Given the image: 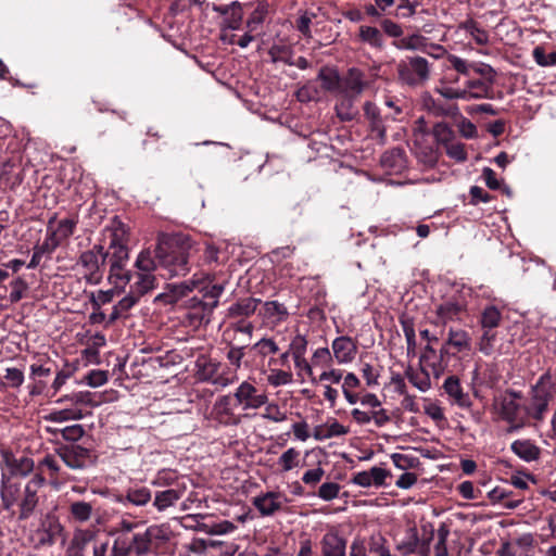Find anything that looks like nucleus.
I'll return each mask as SVG.
<instances>
[{
    "instance_id": "obj_1",
    "label": "nucleus",
    "mask_w": 556,
    "mask_h": 556,
    "mask_svg": "<svg viewBox=\"0 0 556 556\" xmlns=\"http://www.w3.org/2000/svg\"><path fill=\"white\" fill-rule=\"evenodd\" d=\"M195 251V244L188 236L168 239L162 235L157 239L155 256L159 266L165 269L170 277L184 276L190 269L189 260Z\"/></svg>"
},
{
    "instance_id": "obj_2",
    "label": "nucleus",
    "mask_w": 556,
    "mask_h": 556,
    "mask_svg": "<svg viewBox=\"0 0 556 556\" xmlns=\"http://www.w3.org/2000/svg\"><path fill=\"white\" fill-rule=\"evenodd\" d=\"M104 239L109 240L108 257H110L109 279L116 287H124L130 281V271L125 268L129 254L127 242V229L121 222L113 223L105 228Z\"/></svg>"
},
{
    "instance_id": "obj_3",
    "label": "nucleus",
    "mask_w": 556,
    "mask_h": 556,
    "mask_svg": "<svg viewBox=\"0 0 556 556\" xmlns=\"http://www.w3.org/2000/svg\"><path fill=\"white\" fill-rule=\"evenodd\" d=\"M399 80L408 87L425 86L431 78L432 65L419 55H410L401 60L396 66Z\"/></svg>"
},
{
    "instance_id": "obj_4",
    "label": "nucleus",
    "mask_w": 556,
    "mask_h": 556,
    "mask_svg": "<svg viewBox=\"0 0 556 556\" xmlns=\"http://www.w3.org/2000/svg\"><path fill=\"white\" fill-rule=\"evenodd\" d=\"M501 417L514 428L522 427L528 420L526 403L519 392L508 391L497 402Z\"/></svg>"
},
{
    "instance_id": "obj_5",
    "label": "nucleus",
    "mask_w": 556,
    "mask_h": 556,
    "mask_svg": "<svg viewBox=\"0 0 556 556\" xmlns=\"http://www.w3.org/2000/svg\"><path fill=\"white\" fill-rule=\"evenodd\" d=\"M108 253L100 244L80 254L78 265L84 268V275L91 285H98L103 277V267Z\"/></svg>"
},
{
    "instance_id": "obj_6",
    "label": "nucleus",
    "mask_w": 556,
    "mask_h": 556,
    "mask_svg": "<svg viewBox=\"0 0 556 556\" xmlns=\"http://www.w3.org/2000/svg\"><path fill=\"white\" fill-rule=\"evenodd\" d=\"M233 397L237 405L241 406L243 410L257 409L268 402L267 394L260 391L249 381H243L239 384L233 393Z\"/></svg>"
},
{
    "instance_id": "obj_7",
    "label": "nucleus",
    "mask_w": 556,
    "mask_h": 556,
    "mask_svg": "<svg viewBox=\"0 0 556 556\" xmlns=\"http://www.w3.org/2000/svg\"><path fill=\"white\" fill-rule=\"evenodd\" d=\"M288 496L282 492L268 491L253 497L252 504L261 516L269 517L286 508Z\"/></svg>"
},
{
    "instance_id": "obj_8",
    "label": "nucleus",
    "mask_w": 556,
    "mask_h": 556,
    "mask_svg": "<svg viewBox=\"0 0 556 556\" xmlns=\"http://www.w3.org/2000/svg\"><path fill=\"white\" fill-rule=\"evenodd\" d=\"M43 482L42 477L35 476L25 484L20 502V520H26L34 514L39 502L38 491Z\"/></svg>"
},
{
    "instance_id": "obj_9",
    "label": "nucleus",
    "mask_w": 556,
    "mask_h": 556,
    "mask_svg": "<svg viewBox=\"0 0 556 556\" xmlns=\"http://www.w3.org/2000/svg\"><path fill=\"white\" fill-rule=\"evenodd\" d=\"M75 227L76 222L74 219L64 218L56 222L55 217L50 218L45 240L47 250L53 251L63 240L73 235Z\"/></svg>"
},
{
    "instance_id": "obj_10",
    "label": "nucleus",
    "mask_w": 556,
    "mask_h": 556,
    "mask_svg": "<svg viewBox=\"0 0 556 556\" xmlns=\"http://www.w3.org/2000/svg\"><path fill=\"white\" fill-rule=\"evenodd\" d=\"M450 362V350L446 345H442L440 351L437 352L430 344L425 346L420 356V363L432 370L433 376L438 379L447 369Z\"/></svg>"
},
{
    "instance_id": "obj_11",
    "label": "nucleus",
    "mask_w": 556,
    "mask_h": 556,
    "mask_svg": "<svg viewBox=\"0 0 556 556\" xmlns=\"http://www.w3.org/2000/svg\"><path fill=\"white\" fill-rule=\"evenodd\" d=\"M1 469L8 470V477H25L34 469V460L27 456L16 457L11 451H1Z\"/></svg>"
},
{
    "instance_id": "obj_12",
    "label": "nucleus",
    "mask_w": 556,
    "mask_h": 556,
    "mask_svg": "<svg viewBox=\"0 0 556 556\" xmlns=\"http://www.w3.org/2000/svg\"><path fill=\"white\" fill-rule=\"evenodd\" d=\"M211 418L223 426H237L240 418L231 408L230 395H222L216 399L211 410Z\"/></svg>"
},
{
    "instance_id": "obj_13",
    "label": "nucleus",
    "mask_w": 556,
    "mask_h": 556,
    "mask_svg": "<svg viewBox=\"0 0 556 556\" xmlns=\"http://www.w3.org/2000/svg\"><path fill=\"white\" fill-rule=\"evenodd\" d=\"M58 455L71 469H83L89 458V450L80 445L62 446Z\"/></svg>"
},
{
    "instance_id": "obj_14",
    "label": "nucleus",
    "mask_w": 556,
    "mask_h": 556,
    "mask_svg": "<svg viewBox=\"0 0 556 556\" xmlns=\"http://www.w3.org/2000/svg\"><path fill=\"white\" fill-rule=\"evenodd\" d=\"M331 349L338 364L352 363L357 354V343L346 336L336 338Z\"/></svg>"
},
{
    "instance_id": "obj_15",
    "label": "nucleus",
    "mask_w": 556,
    "mask_h": 556,
    "mask_svg": "<svg viewBox=\"0 0 556 556\" xmlns=\"http://www.w3.org/2000/svg\"><path fill=\"white\" fill-rule=\"evenodd\" d=\"M390 472L381 467H372L368 471H359L354 475L352 482L363 488L382 486Z\"/></svg>"
},
{
    "instance_id": "obj_16",
    "label": "nucleus",
    "mask_w": 556,
    "mask_h": 556,
    "mask_svg": "<svg viewBox=\"0 0 556 556\" xmlns=\"http://www.w3.org/2000/svg\"><path fill=\"white\" fill-rule=\"evenodd\" d=\"M465 309L466 304L464 302L450 299L437 306L435 314L440 321L446 325L450 321L459 320Z\"/></svg>"
},
{
    "instance_id": "obj_17",
    "label": "nucleus",
    "mask_w": 556,
    "mask_h": 556,
    "mask_svg": "<svg viewBox=\"0 0 556 556\" xmlns=\"http://www.w3.org/2000/svg\"><path fill=\"white\" fill-rule=\"evenodd\" d=\"M443 388L452 403L463 408H468L471 406L469 394L463 391L459 379L457 377H447L444 381Z\"/></svg>"
},
{
    "instance_id": "obj_18",
    "label": "nucleus",
    "mask_w": 556,
    "mask_h": 556,
    "mask_svg": "<svg viewBox=\"0 0 556 556\" xmlns=\"http://www.w3.org/2000/svg\"><path fill=\"white\" fill-rule=\"evenodd\" d=\"M366 86L364 74L357 68H351L343 80L342 93L348 97L357 98Z\"/></svg>"
},
{
    "instance_id": "obj_19",
    "label": "nucleus",
    "mask_w": 556,
    "mask_h": 556,
    "mask_svg": "<svg viewBox=\"0 0 556 556\" xmlns=\"http://www.w3.org/2000/svg\"><path fill=\"white\" fill-rule=\"evenodd\" d=\"M346 541L338 532H327L321 539V556H345Z\"/></svg>"
},
{
    "instance_id": "obj_20",
    "label": "nucleus",
    "mask_w": 556,
    "mask_h": 556,
    "mask_svg": "<svg viewBox=\"0 0 556 556\" xmlns=\"http://www.w3.org/2000/svg\"><path fill=\"white\" fill-rule=\"evenodd\" d=\"M260 315L268 325L275 327L287 319L288 311L278 301H268L263 304Z\"/></svg>"
},
{
    "instance_id": "obj_21",
    "label": "nucleus",
    "mask_w": 556,
    "mask_h": 556,
    "mask_svg": "<svg viewBox=\"0 0 556 556\" xmlns=\"http://www.w3.org/2000/svg\"><path fill=\"white\" fill-rule=\"evenodd\" d=\"M463 91H465L466 101H470L478 99H491L493 89L491 84L484 80L470 79L465 83Z\"/></svg>"
},
{
    "instance_id": "obj_22",
    "label": "nucleus",
    "mask_w": 556,
    "mask_h": 556,
    "mask_svg": "<svg viewBox=\"0 0 556 556\" xmlns=\"http://www.w3.org/2000/svg\"><path fill=\"white\" fill-rule=\"evenodd\" d=\"M549 399L546 396L543 391H539V388L533 386L532 388V397L531 402L527 405L528 410V418L532 417L536 420H540L543 418L544 413L547 409Z\"/></svg>"
},
{
    "instance_id": "obj_23",
    "label": "nucleus",
    "mask_w": 556,
    "mask_h": 556,
    "mask_svg": "<svg viewBox=\"0 0 556 556\" xmlns=\"http://www.w3.org/2000/svg\"><path fill=\"white\" fill-rule=\"evenodd\" d=\"M68 513L71 520L86 523L94 514L93 504L85 501H72L68 505Z\"/></svg>"
},
{
    "instance_id": "obj_24",
    "label": "nucleus",
    "mask_w": 556,
    "mask_h": 556,
    "mask_svg": "<svg viewBox=\"0 0 556 556\" xmlns=\"http://www.w3.org/2000/svg\"><path fill=\"white\" fill-rule=\"evenodd\" d=\"M364 114L369 121L371 130L377 134L379 139L383 140L386 138V126L378 106L372 102H365Z\"/></svg>"
},
{
    "instance_id": "obj_25",
    "label": "nucleus",
    "mask_w": 556,
    "mask_h": 556,
    "mask_svg": "<svg viewBox=\"0 0 556 556\" xmlns=\"http://www.w3.org/2000/svg\"><path fill=\"white\" fill-rule=\"evenodd\" d=\"M18 486L10 482V477L5 472H1L0 481V498L2 508L10 510L16 502Z\"/></svg>"
},
{
    "instance_id": "obj_26",
    "label": "nucleus",
    "mask_w": 556,
    "mask_h": 556,
    "mask_svg": "<svg viewBox=\"0 0 556 556\" xmlns=\"http://www.w3.org/2000/svg\"><path fill=\"white\" fill-rule=\"evenodd\" d=\"M159 532L157 527H149L143 533H136L132 538L131 552L136 555H144L150 551L151 541Z\"/></svg>"
},
{
    "instance_id": "obj_27",
    "label": "nucleus",
    "mask_w": 556,
    "mask_h": 556,
    "mask_svg": "<svg viewBox=\"0 0 556 556\" xmlns=\"http://www.w3.org/2000/svg\"><path fill=\"white\" fill-rule=\"evenodd\" d=\"M260 300L254 298H244L232 304L228 308V316L231 318L249 317L255 313Z\"/></svg>"
},
{
    "instance_id": "obj_28",
    "label": "nucleus",
    "mask_w": 556,
    "mask_h": 556,
    "mask_svg": "<svg viewBox=\"0 0 556 556\" xmlns=\"http://www.w3.org/2000/svg\"><path fill=\"white\" fill-rule=\"evenodd\" d=\"M450 350V348L456 349L457 352H464L470 350V337L467 331L463 329L448 330L447 340L443 343Z\"/></svg>"
},
{
    "instance_id": "obj_29",
    "label": "nucleus",
    "mask_w": 556,
    "mask_h": 556,
    "mask_svg": "<svg viewBox=\"0 0 556 556\" xmlns=\"http://www.w3.org/2000/svg\"><path fill=\"white\" fill-rule=\"evenodd\" d=\"M182 496V491L176 489H167L157 492L154 497L153 505L159 511H164L168 507L174 506Z\"/></svg>"
},
{
    "instance_id": "obj_30",
    "label": "nucleus",
    "mask_w": 556,
    "mask_h": 556,
    "mask_svg": "<svg viewBox=\"0 0 556 556\" xmlns=\"http://www.w3.org/2000/svg\"><path fill=\"white\" fill-rule=\"evenodd\" d=\"M511 451L521 459L532 462L539 458L540 450L528 440H517L511 444Z\"/></svg>"
},
{
    "instance_id": "obj_31",
    "label": "nucleus",
    "mask_w": 556,
    "mask_h": 556,
    "mask_svg": "<svg viewBox=\"0 0 556 556\" xmlns=\"http://www.w3.org/2000/svg\"><path fill=\"white\" fill-rule=\"evenodd\" d=\"M84 417L81 409L77 407H68L63 409H53L45 416L47 421L65 422L70 420H80Z\"/></svg>"
},
{
    "instance_id": "obj_32",
    "label": "nucleus",
    "mask_w": 556,
    "mask_h": 556,
    "mask_svg": "<svg viewBox=\"0 0 556 556\" xmlns=\"http://www.w3.org/2000/svg\"><path fill=\"white\" fill-rule=\"evenodd\" d=\"M408 381L421 392H427L431 388L429 372L421 367L419 370L408 368L405 371Z\"/></svg>"
},
{
    "instance_id": "obj_33",
    "label": "nucleus",
    "mask_w": 556,
    "mask_h": 556,
    "mask_svg": "<svg viewBox=\"0 0 556 556\" xmlns=\"http://www.w3.org/2000/svg\"><path fill=\"white\" fill-rule=\"evenodd\" d=\"M459 28L465 30L477 45L484 46L489 42V34L479 27L478 23L473 20H467L459 25Z\"/></svg>"
},
{
    "instance_id": "obj_34",
    "label": "nucleus",
    "mask_w": 556,
    "mask_h": 556,
    "mask_svg": "<svg viewBox=\"0 0 556 556\" xmlns=\"http://www.w3.org/2000/svg\"><path fill=\"white\" fill-rule=\"evenodd\" d=\"M155 287V276L149 273H138L137 280L131 286V291L139 298Z\"/></svg>"
},
{
    "instance_id": "obj_35",
    "label": "nucleus",
    "mask_w": 556,
    "mask_h": 556,
    "mask_svg": "<svg viewBox=\"0 0 556 556\" xmlns=\"http://www.w3.org/2000/svg\"><path fill=\"white\" fill-rule=\"evenodd\" d=\"M511 493L513 492L510 490H507V489L501 488V486H496L489 492L488 496L493 503H497V502H502V501L506 500V502L504 503V506L508 509H514L522 503V500L521 498L509 500Z\"/></svg>"
},
{
    "instance_id": "obj_36",
    "label": "nucleus",
    "mask_w": 556,
    "mask_h": 556,
    "mask_svg": "<svg viewBox=\"0 0 556 556\" xmlns=\"http://www.w3.org/2000/svg\"><path fill=\"white\" fill-rule=\"evenodd\" d=\"M501 320L502 314L494 305L486 306L481 313L480 324L483 329L492 330L500 325Z\"/></svg>"
},
{
    "instance_id": "obj_37",
    "label": "nucleus",
    "mask_w": 556,
    "mask_h": 556,
    "mask_svg": "<svg viewBox=\"0 0 556 556\" xmlns=\"http://www.w3.org/2000/svg\"><path fill=\"white\" fill-rule=\"evenodd\" d=\"M355 98L343 96L341 101L336 105V112L341 121H352L357 115V110L354 108L353 100Z\"/></svg>"
},
{
    "instance_id": "obj_38",
    "label": "nucleus",
    "mask_w": 556,
    "mask_h": 556,
    "mask_svg": "<svg viewBox=\"0 0 556 556\" xmlns=\"http://www.w3.org/2000/svg\"><path fill=\"white\" fill-rule=\"evenodd\" d=\"M278 465L283 472L296 468L300 465V451L294 447H289L278 458Z\"/></svg>"
},
{
    "instance_id": "obj_39",
    "label": "nucleus",
    "mask_w": 556,
    "mask_h": 556,
    "mask_svg": "<svg viewBox=\"0 0 556 556\" xmlns=\"http://www.w3.org/2000/svg\"><path fill=\"white\" fill-rule=\"evenodd\" d=\"M152 494L148 488L129 489L126 493L125 501L135 506H144L151 501Z\"/></svg>"
},
{
    "instance_id": "obj_40",
    "label": "nucleus",
    "mask_w": 556,
    "mask_h": 556,
    "mask_svg": "<svg viewBox=\"0 0 556 556\" xmlns=\"http://www.w3.org/2000/svg\"><path fill=\"white\" fill-rule=\"evenodd\" d=\"M361 39L374 48H382L383 37L380 30L372 26H361Z\"/></svg>"
},
{
    "instance_id": "obj_41",
    "label": "nucleus",
    "mask_w": 556,
    "mask_h": 556,
    "mask_svg": "<svg viewBox=\"0 0 556 556\" xmlns=\"http://www.w3.org/2000/svg\"><path fill=\"white\" fill-rule=\"evenodd\" d=\"M427 41L422 35L414 34L407 37H404L400 40L397 48L405 50H417L424 52L427 49Z\"/></svg>"
},
{
    "instance_id": "obj_42",
    "label": "nucleus",
    "mask_w": 556,
    "mask_h": 556,
    "mask_svg": "<svg viewBox=\"0 0 556 556\" xmlns=\"http://www.w3.org/2000/svg\"><path fill=\"white\" fill-rule=\"evenodd\" d=\"M157 265L159 262L156 263V261L152 257L150 250L141 251L135 262V266L139 270L138 273L153 274Z\"/></svg>"
},
{
    "instance_id": "obj_43",
    "label": "nucleus",
    "mask_w": 556,
    "mask_h": 556,
    "mask_svg": "<svg viewBox=\"0 0 556 556\" xmlns=\"http://www.w3.org/2000/svg\"><path fill=\"white\" fill-rule=\"evenodd\" d=\"M93 539V533L87 529H77L74 532L68 549L84 554L87 544Z\"/></svg>"
},
{
    "instance_id": "obj_44",
    "label": "nucleus",
    "mask_w": 556,
    "mask_h": 556,
    "mask_svg": "<svg viewBox=\"0 0 556 556\" xmlns=\"http://www.w3.org/2000/svg\"><path fill=\"white\" fill-rule=\"evenodd\" d=\"M197 365L199 367V377L203 381H208L212 383L216 375L218 374L219 363L213 362L211 359L198 361Z\"/></svg>"
},
{
    "instance_id": "obj_45",
    "label": "nucleus",
    "mask_w": 556,
    "mask_h": 556,
    "mask_svg": "<svg viewBox=\"0 0 556 556\" xmlns=\"http://www.w3.org/2000/svg\"><path fill=\"white\" fill-rule=\"evenodd\" d=\"M422 106L428 112L432 113L435 116H443V115H450L454 114L455 112H452V110L444 109L443 104L435 100L431 94L428 92H425L421 98Z\"/></svg>"
},
{
    "instance_id": "obj_46",
    "label": "nucleus",
    "mask_w": 556,
    "mask_h": 556,
    "mask_svg": "<svg viewBox=\"0 0 556 556\" xmlns=\"http://www.w3.org/2000/svg\"><path fill=\"white\" fill-rule=\"evenodd\" d=\"M535 387L539 388V391H543L549 401L553 400L556 396V375L545 372L540 377Z\"/></svg>"
},
{
    "instance_id": "obj_47",
    "label": "nucleus",
    "mask_w": 556,
    "mask_h": 556,
    "mask_svg": "<svg viewBox=\"0 0 556 556\" xmlns=\"http://www.w3.org/2000/svg\"><path fill=\"white\" fill-rule=\"evenodd\" d=\"M49 432L52 433H60L61 437L66 441H78L80 438H83L85 430L81 425H72L67 426L63 429H52L50 427L47 428Z\"/></svg>"
},
{
    "instance_id": "obj_48",
    "label": "nucleus",
    "mask_w": 556,
    "mask_h": 556,
    "mask_svg": "<svg viewBox=\"0 0 556 556\" xmlns=\"http://www.w3.org/2000/svg\"><path fill=\"white\" fill-rule=\"evenodd\" d=\"M10 288L9 300L11 303H17L25 296L29 287L25 279L17 277L10 282Z\"/></svg>"
},
{
    "instance_id": "obj_49",
    "label": "nucleus",
    "mask_w": 556,
    "mask_h": 556,
    "mask_svg": "<svg viewBox=\"0 0 556 556\" xmlns=\"http://www.w3.org/2000/svg\"><path fill=\"white\" fill-rule=\"evenodd\" d=\"M437 533H438V541L434 545V556H450L448 551H447V545H446L447 538L450 534V529L447 528V526L445 523H442L439 527Z\"/></svg>"
},
{
    "instance_id": "obj_50",
    "label": "nucleus",
    "mask_w": 556,
    "mask_h": 556,
    "mask_svg": "<svg viewBox=\"0 0 556 556\" xmlns=\"http://www.w3.org/2000/svg\"><path fill=\"white\" fill-rule=\"evenodd\" d=\"M318 79L321 81L324 89L332 91L339 87L338 74L329 68H321L318 73Z\"/></svg>"
},
{
    "instance_id": "obj_51",
    "label": "nucleus",
    "mask_w": 556,
    "mask_h": 556,
    "mask_svg": "<svg viewBox=\"0 0 556 556\" xmlns=\"http://www.w3.org/2000/svg\"><path fill=\"white\" fill-rule=\"evenodd\" d=\"M267 382L271 387L286 386L292 382V372L281 369H270L267 376Z\"/></svg>"
},
{
    "instance_id": "obj_52",
    "label": "nucleus",
    "mask_w": 556,
    "mask_h": 556,
    "mask_svg": "<svg viewBox=\"0 0 556 556\" xmlns=\"http://www.w3.org/2000/svg\"><path fill=\"white\" fill-rule=\"evenodd\" d=\"M391 459L394 466L402 470L415 468L419 464L418 458L409 454L394 453Z\"/></svg>"
},
{
    "instance_id": "obj_53",
    "label": "nucleus",
    "mask_w": 556,
    "mask_h": 556,
    "mask_svg": "<svg viewBox=\"0 0 556 556\" xmlns=\"http://www.w3.org/2000/svg\"><path fill=\"white\" fill-rule=\"evenodd\" d=\"M432 134L440 143L448 144L454 138V131L446 123H438L433 126Z\"/></svg>"
},
{
    "instance_id": "obj_54",
    "label": "nucleus",
    "mask_w": 556,
    "mask_h": 556,
    "mask_svg": "<svg viewBox=\"0 0 556 556\" xmlns=\"http://www.w3.org/2000/svg\"><path fill=\"white\" fill-rule=\"evenodd\" d=\"M197 286L198 283L194 280L169 285L170 291L173 292L170 301L175 302L180 298L187 295L194 288H197Z\"/></svg>"
},
{
    "instance_id": "obj_55",
    "label": "nucleus",
    "mask_w": 556,
    "mask_h": 556,
    "mask_svg": "<svg viewBox=\"0 0 556 556\" xmlns=\"http://www.w3.org/2000/svg\"><path fill=\"white\" fill-rule=\"evenodd\" d=\"M265 412L262 414V417L266 420H270L274 422H281L287 419V415L285 412L280 409L278 404L276 403H266Z\"/></svg>"
},
{
    "instance_id": "obj_56",
    "label": "nucleus",
    "mask_w": 556,
    "mask_h": 556,
    "mask_svg": "<svg viewBox=\"0 0 556 556\" xmlns=\"http://www.w3.org/2000/svg\"><path fill=\"white\" fill-rule=\"evenodd\" d=\"M341 486L337 482L323 483L317 492V495L324 501H332L338 497Z\"/></svg>"
},
{
    "instance_id": "obj_57",
    "label": "nucleus",
    "mask_w": 556,
    "mask_h": 556,
    "mask_svg": "<svg viewBox=\"0 0 556 556\" xmlns=\"http://www.w3.org/2000/svg\"><path fill=\"white\" fill-rule=\"evenodd\" d=\"M201 291H204V298L213 300V302L208 304L210 309L212 311L218 305V299L224 293L225 286L223 283H215L201 288Z\"/></svg>"
},
{
    "instance_id": "obj_58",
    "label": "nucleus",
    "mask_w": 556,
    "mask_h": 556,
    "mask_svg": "<svg viewBox=\"0 0 556 556\" xmlns=\"http://www.w3.org/2000/svg\"><path fill=\"white\" fill-rule=\"evenodd\" d=\"M267 14V9L264 4H258L257 8L252 12L250 17L247 21V26L249 31H254L257 27L263 24L265 16Z\"/></svg>"
},
{
    "instance_id": "obj_59",
    "label": "nucleus",
    "mask_w": 556,
    "mask_h": 556,
    "mask_svg": "<svg viewBox=\"0 0 556 556\" xmlns=\"http://www.w3.org/2000/svg\"><path fill=\"white\" fill-rule=\"evenodd\" d=\"M307 340L302 334H296L290 342L289 350L292 357L305 356L307 350Z\"/></svg>"
},
{
    "instance_id": "obj_60",
    "label": "nucleus",
    "mask_w": 556,
    "mask_h": 556,
    "mask_svg": "<svg viewBox=\"0 0 556 556\" xmlns=\"http://www.w3.org/2000/svg\"><path fill=\"white\" fill-rule=\"evenodd\" d=\"M232 7L233 11L228 14L226 25L230 29H239L243 17L242 7L238 1H233Z\"/></svg>"
},
{
    "instance_id": "obj_61",
    "label": "nucleus",
    "mask_w": 556,
    "mask_h": 556,
    "mask_svg": "<svg viewBox=\"0 0 556 556\" xmlns=\"http://www.w3.org/2000/svg\"><path fill=\"white\" fill-rule=\"evenodd\" d=\"M533 58L540 66H554L556 65V52L545 53L544 49L536 47L533 50Z\"/></svg>"
},
{
    "instance_id": "obj_62",
    "label": "nucleus",
    "mask_w": 556,
    "mask_h": 556,
    "mask_svg": "<svg viewBox=\"0 0 556 556\" xmlns=\"http://www.w3.org/2000/svg\"><path fill=\"white\" fill-rule=\"evenodd\" d=\"M254 349H256L262 356L276 354L279 351L277 343L270 338H262L254 344Z\"/></svg>"
},
{
    "instance_id": "obj_63",
    "label": "nucleus",
    "mask_w": 556,
    "mask_h": 556,
    "mask_svg": "<svg viewBox=\"0 0 556 556\" xmlns=\"http://www.w3.org/2000/svg\"><path fill=\"white\" fill-rule=\"evenodd\" d=\"M70 402L72 407H75L79 404L90 405L91 404V394L89 392H76L71 395H65L58 400V403Z\"/></svg>"
},
{
    "instance_id": "obj_64",
    "label": "nucleus",
    "mask_w": 556,
    "mask_h": 556,
    "mask_svg": "<svg viewBox=\"0 0 556 556\" xmlns=\"http://www.w3.org/2000/svg\"><path fill=\"white\" fill-rule=\"evenodd\" d=\"M332 362V356L328 348L317 349L312 357L313 366L328 367Z\"/></svg>"
}]
</instances>
